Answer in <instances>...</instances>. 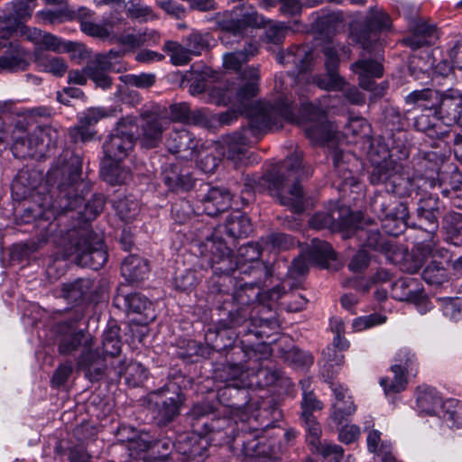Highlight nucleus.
Wrapping results in <instances>:
<instances>
[{
  "label": "nucleus",
  "instance_id": "1",
  "mask_svg": "<svg viewBox=\"0 0 462 462\" xmlns=\"http://www.w3.org/2000/svg\"><path fill=\"white\" fill-rule=\"evenodd\" d=\"M223 280L213 281L209 288L208 297L220 311L216 332L218 337L224 336L226 330L245 327L236 337L253 335L257 340L269 337V330L278 328L274 319H263L253 316V305L260 294V282L241 284L232 294L224 288Z\"/></svg>",
  "mask_w": 462,
  "mask_h": 462
},
{
  "label": "nucleus",
  "instance_id": "2",
  "mask_svg": "<svg viewBox=\"0 0 462 462\" xmlns=\"http://www.w3.org/2000/svg\"><path fill=\"white\" fill-rule=\"evenodd\" d=\"M402 166L393 159H384L377 163L370 175L372 184H386V193H378L371 200V210L383 222V227L392 236L402 232L408 215L407 208L398 201L390 192L397 197H410L415 191L420 181L403 174Z\"/></svg>",
  "mask_w": 462,
  "mask_h": 462
},
{
  "label": "nucleus",
  "instance_id": "3",
  "mask_svg": "<svg viewBox=\"0 0 462 462\" xmlns=\"http://www.w3.org/2000/svg\"><path fill=\"white\" fill-rule=\"evenodd\" d=\"M69 152L59 158L58 164L47 173V181L53 185L57 183L58 196L51 204V208L57 213L68 210H78L80 217L90 221L98 216L105 206V197L95 194L91 199L81 207L84 196L90 190V183L80 179L82 159L79 155Z\"/></svg>",
  "mask_w": 462,
  "mask_h": 462
},
{
  "label": "nucleus",
  "instance_id": "4",
  "mask_svg": "<svg viewBox=\"0 0 462 462\" xmlns=\"http://www.w3.org/2000/svg\"><path fill=\"white\" fill-rule=\"evenodd\" d=\"M310 172V169L302 166L301 152H296L284 161L272 164L261 177L245 176L241 199L246 204L253 193L268 191L278 199L281 205L288 207L294 213H301L304 210L302 187L296 182L285 190V182L291 179L298 181L304 176L308 177Z\"/></svg>",
  "mask_w": 462,
  "mask_h": 462
},
{
  "label": "nucleus",
  "instance_id": "5",
  "mask_svg": "<svg viewBox=\"0 0 462 462\" xmlns=\"http://www.w3.org/2000/svg\"><path fill=\"white\" fill-rule=\"evenodd\" d=\"M244 116L247 118L246 125L225 140L224 155L235 163L243 161L248 147L256 143L267 130L278 128L277 116L263 103L245 107Z\"/></svg>",
  "mask_w": 462,
  "mask_h": 462
},
{
  "label": "nucleus",
  "instance_id": "6",
  "mask_svg": "<svg viewBox=\"0 0 462 462\" xmlns=\"http://www.w3.org/2000/svg\"><path fill=\"white\" fill-rule=\"evenodd\" d=\"M274 115L277 116L278 125L281 119L297 123L303 129L307 138L313 143L322 144L333 138L336 131L332 123L328 120L326 112L312 103L301 101L300 115L293 113L291 102H279Z\"/></svg>",
  "mask_w": 462,
  "mask_h": 462
},
{
  "label": "nucleus",
  "instance_id": "7",
  "mask_svg": "<svg viewBox=\"0 0 462 462\" xmlns=\"http://www.w3.org/2000/svg\"><path fill=\"white\" fill-rule=\"evenodd\" d=\"M214 413L211 403L200 402L192 406L187 420L195 430L209 434V439L215 446L227 445L229 448H235L232 443L237 433V422L229 417H213L209 420L208 417Z\"/></svg>",
  "mask_w": 462,
  "mask_h": 462
},
{
  "label": "nucleus",
  "instance_id": "8",
  "mask_svg": "<svg viewBox=\"0 0 462 462\" xmlns=\"http://www.w3.org/2000/svg\"><path fill=\"white\" fill-rule=\"evenodd\" d=\"M64 252L67 256L75 255L77 264L93 270L100 269L108 257L102 238L88 230H69Z\"/></svg>",
  "mask_w": 462,
  "mask_h": 462
},
{
  "label": "nucleus",
  "instance_id": "9",
  "mask_svg": "<svg viewBox=\"0 0 462 462\" xmlns=\"http://www.w3.org/2000/svg\"><path fill=\"white\" fill-rule=\"evenodd\" d=\"M232 444V451L241 448L244 462H282L287 458V445L282 441L262 443L253 432L237 431Z\"/></svg>",
  "mask_w": 462,
  "mask_h": 462
},
{
  "label": "nucleus",
  "instance_id": "10",
  "mask_svg": "<svg viewBox=\"0 0 462 462\" xmlns=\"http://www.w3.org/2000/svg\"><path fill=\"white\" fill-rule=\"evenodd\" d=\"M391 26L392 20L388 14L382 10L371 9L362 26L352 32V41L360 44L365 51L378 56L383 45L380 33L390 30Z\"/></svg>",
  "mask_w": 462,
  "mask_h": 462
},
{
  "label": "nucleus",
  "instance_id": "11",
  "mask_svg": "<svg viewBox=\"0 0 462 462\" xmlns=\"http://www.w3.org/2000/svg\"><path fill=\"white\" fill-rule=\"evenodd\" d=\"M217 232L211 236L208 237L202 244L203 250L201 254L204 257L208 258V263L214 273L219 275V280L223 282L228 281L232 282L234 279H237L236 275V271L240 269L236 263H235L234 255L232 250L226 245V243L220 237L217 236Z\"/></svg>",
  "mask_w": 462,
  "mask_h": 462
},
{
  "label": "nucleus",
  "instance_id": "12",
  "mask_svg": "<svg viewBox=\"0 0 462 462\" xmlns=\"http://www.w3.org/2000/svg\"><path fill=\"white\" fill-rule=\"evenodd\" d=\"M85 316L82 307L73 311L70 319L60 322L57 326L58 332V352L62 356L72 355L78 351L80 346H84V350L92 347L93 340L89 333L83 329H78L76 324Z\"/></svg>",
  "mask_w": 462,
  "mask_h": 462
},
{
  "label": "nucleus",
  "instance_id": "13",
  "mask_svg": "<svg viewBox=\"0 0 462 462\" xmlns=\"http://www.w3.org/2000/svg\"><path fill=\"white\" fill-rule=\"evenodd\" d=\"M148 399L149 406L155 413L159 425L171 422L180 414L182 399L175 383L166 384L150 393Z\"/></svg>",
  "mask_w": 462,
  "mask_h": 462
},
{
  "label": "nucleus",
  "instance_id": "14",
  "mask_svg": "<svg viewBox=\"0 0 462 462\" xmlns=\"http://www.w3.org/2000/svg\"><path fill=\"white\" fill-rule=\"evenodd\" d=\"M240 78L246 82L241 86L235 93L234 96L231 94H224L223 98H227L228 102L234 105L243 106L242 113L244 114L245 107L258 104L259 102L245 105L246 102L250 101L253 97H256L259 91V81H260V71L258 67L247 66L240 73ZM288 103L289 99L287 97L280 96L274 102V104L262 102L263 104L269 106L272 112H275L276 106L279 102Z\"/></svg>",
  "mask_w": 462,
  "mask_h": 462
},
{
  "label": "nucleus",
  "instance_id": "15",
  "mask_svg": "<svg viewBox=\"0 0 462 462\" xmlns=\"http://www.w3.org/2000/svg\"><path fill=\"white\" fill-rule=\"evenodd\" d=\"M215 444L209 439V434L192 429L191 432L179 436L175 443V454L181 462L199 460L207 455L208 446Z\"/></svg>",
  "mask_w": 462,
  "mask_h": 462
},
{
  "label": "nucleus",
  "instance_id": "16",
  "mask_svg": "<svg viewBox=\"0 0 462 462\" xmlns=\"http://www.w3.org/2000/svg\"><path fill=\"white\" fill-rule=\"evenodd\" d=\"M382 59V48H380V55L378 56L362 49L359 59L350 66L351 70L358 76L360 88L373 92L376 90V88H374V79L383 77V68L380 62Z\"/></svg>",
  "mask_w": 462,
  "mask_h": 462
},
{
  "label": "nucleus",
  "instance_id": "17",
  "mask_svg": "<svg viewBox=\"0 0 462 462\" xmlns=\"http://www.w3.org/2000/svg\"><path fill=\"white\" fill-rule=\"evenodd\" d=\"M435 113L445 125L461 124L462 119V93L454 88L438 91V97L431 104Z\"/></svg>",
  "mask_w": 462,
  "mask_h": 462
},
{
  "label": "nucleus",
  "instance_id": "18",
  "mask_svg": "<svg viewBox=\"0 0 462 462\" xmlns=\"http://www.w3.org/2000/svg\"><path fill=\"white\" fill-rule=\"evenodd\" d=\"M222 30L234 36L240 35L248 27L265 26L264 18L250 7L238 5L218 22Z\"/></svg>",
  "mask_w": 462,
  "mask_h": 462
},
{
  "label": "nucleus",
  "instance_id": "19",
  "mask_svg": "<svg viewBox=\"0 0 462 462\" xmlns=\"http://www.w3.org/2000/svg\"><path fill=\"white\" fill-rule=\"evenodd\" d=\"M241 344L244 346L238 345L231 346L228 353L230 356V361L224 365V368L219 374V377L226 382L236 381L241 378L246 371L251 369L246 363L253 355H256L253 349L254 342L251 340H247L246 342L242 340Z\"/></svg>",
  "mask_w": 462,
  "mask_h": 462
},
{
  "label": "nucleus",
  "instance_id": "20",
  "mask_svg": "<svg viewBox=\"0 0 462 462\" xmlns=\"http://www.w3.org/2000/svg\"><path fill=\"white\" fill-rule=\"evenodd\" d=\"M310 226L317 230L327 228L332 232L352 229L353 214L347 208L317 212L310 219Z\"/></svg>",
  "mask_w": 462,
  "mask_h": 462
},
{
  "label": "nucleus",
  "instance_id": "21",
  "mask_svg": "<svg viewBox=\"0 0 462 462\" xmlns=\"http://www.w3.org/2000/svg\"><path fill=\"white\" fill-rule=\"evenodd\" d=\"M199 141L193 134L182 128L174 130L166 140L168 151L182 160H192L199 152Z\"/></svg>",
  "mask_w": 462,
  "mask_h": 462
},
{
  "label": "nucleus",
  "instance_id": "22",
  "mask_svg": "<svg viewBox=\"0 0 462 462\" xmlns=\"http://www.w3.org/2000/svg\"><path fill=\"white\" fill-rule=\"evenodd\" d=\"M135 138L133 133L114 130L103 143V152L106 158L120 162L126 158L133 150Z\"/></svg>",
  "mask_w": 462,
  "mask_h": 462
},
{
  "label": "nucleus",
  "instance_id": "23",
  "mask_svg": "<svg viewBox=\"0 0 462 462\" xmlns=\"http://www.w3.org/2000/svg\"><path fill=\"white\" fill-rule=\"evenodd\" d=\"M96 291L94 282L88 278H79L62 285L61 296L69 303L81 305L93 300Z\"/></svg>",
  "mask_w": 462,
  "mask_h": 462
},
{
  "label": "nucleus",
  "instance_id": "24",
  "mask_svg": "<svg viewBox=\"0 0 462 462\" xmlns=\"http://www.w3.org/2000/svg\"><path fill=\"white\" fill-rule=\"evenodd\" d=\"M233 197L234 192L226 188H210L200 199L202 210L206 215L214 217L230 208Z\"/></svg>",
  "mask_w": 462,
  "mask_h": 462
},
{
  "label": "nucleus",
  "instance_id": "25",
  "mask_svg": "<svg viewBox=\"0 0 462 462\" xmlns=\"http://www.w3.org/2000/svg\"><path fill=\"white\" fill-rule=\"evenodd\" d=\"M329 384L336 398L332 406L331 418L336 424L341 425L355 413L356 408L351 397L346 395V388L334 382H329Z\"/></svg>",
  "mask_w": 462,
  "mask_h": 462
},
{
  "label": "nucleus",
  "instance_id": "26",
  "mask_svg": "<svg viewBox=\"0 0 462 462\" xmlns=\"http://www.w3.org/2000/svg\"><path fill=\"white\" fill-rule=\"evenodd\" d=\"M115 71L111 68L104 57L95 55L93 59L88 60L85 66V72L88 74V79L93 81L97 88L102 89H108L113 85V79L110 73Z\"/></svg>",
  "mask_w": 462,
  "mask_h": 462
},
{
  "label": "nucleus",
  "instance_id": "27",
  "mask_svg": "<svg viewBox=\"0 0 462 462\" xmlns=\"http://www.w3.org/2000/svg\"><path fill=\"white\" fill-rule=\"evenodd\" d=\"M143 120L141 143L149 149L157 147L162 141V133L168 121L166 118L153 114L146 116Z\"/></svg>",
  "mask_w": 462,
  "mask_h": 462
},
{
  "label": "nucleus",
  "instance_id": "28",
  "mask_svg": "<svg viewBox=\"0 0 462 462\" xmlns=\"http://www.w3.org/2000/svg\"><path fill=\"white\" fill-rule=\"evenodd\" d=\"M392 297L400 301H410L415 304L425 302L423 290L412 278H401L392 284Z\"/></svg>",
  "mask_w": 462,
  "mask_h": 462
},
{
  "label": "nucleus",
  "instance_id": "29",
  "mask_svg": "<svg viewBox=\"0 0 462 462\" xmlns=\"http://www.w3.org/2000/svg\"><path fill=\"white\" fill-rule=\"evenodd\" d=\"M78 368L84 371L89 381H98L106 369L105 357L97 350H84L79 358Z\"/></svg>",
  "mask_w": 462,
  "mask_h": 462
},
{
  "label": "nucleus",
  "instance_id": "30",
  "mask_svg": "<svg viewBox=\"0 0 462 462\" xmlns=\"http://www.w3.org/2000/svg\"><path fill=\"white\" fill-rule=\"evenodd\" d=\"M164 184L174 192L188 191L194 186L195 179L187 169L178 165L166 166L162 172Z\"/></svg>",
  "mask_w": 462,
  "mask_h": 462
},
{
  "label": "nucleus",
  "instance_id": "31",
  "mask_svg": "<svg viewBox=\"0 0 462 462\" xmlns=\"http://www.w3.org/2000/svg\"><path fill=\"white\" fill-rule=\"evenodd\" d=\"M438 38L435 25L420 22L413 27L411 34L404 38L402 42L406 46L416 50L423 46L433 45Z\"/></svg>",
  "mask_w": 462,
  "mask_h": 462
},
{
  "label": "nucleus",
  "instance_id": "32",
  "mask_svg": "<svg viewBox=\"0 0 462 462\" xmlns=\"http://www.w3.org/2000/svg\"><path fill=\"white\" fill-rule=\"evenodd\" d=\"M252 231L251 222L247 216L241 211L231 213L226 219L225 225L219 226L217 231L219 234L225 233L234 241L247 236Z\"/></svg>",
  "mask_w": 462,
  "mask_h": 462
},
{
  "label": "nucleus",
  "instance_id": "33",
  "mask_svg": "<svg viewBox=\"0 0 462 462\" xmlns=\"http://www.w3.org/2000/svg\"><path fill=\"white\" fill-rule=\"evenodd\" d=\"M422 113L414 118V127L420 131L428 134L430 136H436L438 138L443 136V132L440 131L441 123L440 118L432 105L423 104Z\"/></svg>",
  "mask_w": 462,
  "mask_h": 462
},
{
  "label": "nucleus",
  "instance_id": "34",
  "mask_svg": "<svg viewBox=\"0 0 462 462\" xmlns=\"http://www.w3.org/2000/svg\"><path fill=\"white\" fill-rule=\"evenodd\" d=\"M258 47L256 43L246 41L242 50L226 52L223 55V66L226 70L238 72L242 71V67L249 59L257 53Z\"/></svg>",
  "mask_w": 462,
  "mask_h": 462
},
{
  "label": "nucleus",
  "instance_id": "35",
  "mask_svg": "<svg viewBox=\"0 0 462 462\" xmlns=\"http://www.w3.org/2000/svg\"><path fill=\"white\" fill-rule=\"evenodd\" d=\"M27 38L35 44L33 51H37L41 49L43 52L48 51L60 53L62 52L65 43V42H62L56 35L37 28L27 29Z\"/></svg>",
  "mask_w": 462,
  "mask_h": 462
},
{
  "label": "nucleus",
  "instance_id": "36",
  "mask_svg": "<svg viewBox=\"0 0 462 462\" xmlns=\"http://www.w3.org/2000/svg\"><path fill=\"white\" fill-rule=\"evenodd\" d=\"M33 58L41 71L50 73L54 77L61 78L68 71V63L61 57L49 55L39 49L37 51H33Z\"/></svg>",
  "mask_w": 462,
  "mask_h": 462
},
{
  "label": "nucleus",
  "instance_id": "37",
  "mask_svg": "<svg viewBox=\"0 0 462 462\" xmlns=\"http://www.w3.org/2000/svg\"><path fill=\"white\" fill-rule=\"evenodd\" d=\"M352 228H354L355 236L361 242L362 245L382 253L391 251L392 245L377 228L354 227V226Z\"/></svg>",
  "mask_w": 462,
  "mask_h": 462
},
{
  "label": "nucleus",
  "instance_id": "38",
  "mask_svg": "<svg viewBox=\"0 0 462 462\" xmlns=\"http://www.w3.org/2000/svg\"><path fill=\"white\" fill-rule=\"evenodd\" d=\"M417 215L420 221H426L430 226V229L426 231L427 238L416 243L417 250L420 252L421 255L427 256L432 254L436 245L434 237L435 231L439 227L438 217L439 213L417 211Z\"/></svg>",
  "mask_w": 462,
  "mask_h": 462
},
{
  "label": "nucleus",
  "instance_id": "39",
  "mask_svg": "<svg viewBox=\"0 0 462 462\" xmlns=\"http://www.w3.org/2000/svg\"><path fill=\"white\" fill-rule=\"evenodd\" d=\"M149 271L148 262L135 254L127 256L121 265V273L129 282L143 280Z\"/></svg>",
  "mask_w": 462,
  "mask_h": 462
},
{
  "label": "nucleus",
  "instance_id": "40",
  "mask_svg": "<svg viewBox=\"0 0 462 462\" xmlns=\"http://www.w3.org/2000/svg\"><path fill=\"white\" fill-rule=\"evenodd\" d=\"M27 67L23 50L17 43L10 42L7 51L0 56V72L25 70Z\"/></svg>",
  "mask_w": 462,
  "mask_h": 462
},
{
  "label": "nucleus",
  "instance_id": "41",
  "mask_svg": "<svg viewBox=\"0 0 462 462\" xmlns=\"http://www.w3.org/2000/svg\"><path fill=\"white\" fill-rule=\"evenodd\" d=\"M125 303L128 311L143 316L145 322L155 319L152 301L141 293H131L125 297Z\"/></svg>",
  "mask_w": 462,
  "mask_h": 462
},
{
  "label": "nucleus",
  "instance_id": "42",
  "mask_svg": "<svg viewBox=\"0 0 462 462\" xmlns=\"http://www.w3.org/2000/svg\"><path fill=\"white\" fill-rule=\"evenodd\" d=\"M331 156L335 171L337 175L342 178L341 185L343 187L355 186L356 184V180L353 176L352 171L346 166V164L349 163L352 155L340 149L335 148L331 152Z\"/></svg>",
  "mask_w": 462,
  "mask_h": 462
},
{
  "label": "nucleus",
  "instance_id": "43",
  "mask_svg": "<svg viewBox=\"0 0 462 462\" xmlns=\"http://www.w3.org/2000/svg\"><path fill=\"white\" fill-rule=\"evenodd\" d=\"M440 404L441 399L434 388L430 386L418 387L417 405L421 413L433 415Z\"/></svg>",
  "mask_w": 462,
  "mask_h": 462
},
{
  "label": "nucleus",
  "instance_id": "44",
  "mask_svg": "<svg viewBox=\"0 0 462 462\" xmlns=\"http://www.w3.org/2000/svg\"><path fill=\"white\" fill-rule=\"evenodd\" d=\"M305 253L312 263L320 265L321 267H326L328 260L335 259L331 245L328 242L317 238L311 240Z\"/></svg>",
  "mask_w": 462,
  "mask_h": 462
},
{
  "label": "nucleus",
  "instance_id": "45",
  "mask_svg": "<svg viewBox=\"0 0 462 462\" xmlns=\"http://www.w3.org/2000/svg\"><path fill=\"white\" fill-rule=\"evenodd\" d=\"M390 370L393 373V377H383L379 382L386 395L399 393L404 391L408 384V375L399 368V365H393Z\"/></svg>",
  "mask_w": 462,
  "mask_h": 462
},
{
  "label": "nucleus",
  "instance_id": "46",
  "mask_svg": "<svg viewBox=\"0 0 462 462\" xmlns=\"http://www.w3.org/2000/svg\"><path fill=\"white\" fill-rule=\"evenodd\" d=\"M240 261L244 262L242 265L235 260V263L237 264L240 269L236 271V275L239 277L241 273H247L251 272H256V268L254 266H245L246 263H254L257 261L262 254V248L258 243H248L242 245L238 250Z\"/></svg>",
  "mask_w": 462,
  "mask_h": 462
},
{
  "label": "nucleus",
  "instance_id": "47",
  "mask_svg": "<svg viewBox=\"0 0 462 462\" xmlns=\"http://www.w3.org/2000/svg\"><path fill=\"white\" fill-rule=\"evenodd\" d=\"M339 51L349 58L350 49L339 43H328L322 48L325 58V68L328 73L338 74L337 69L340 63Z\"/></svg>",
  "mask_w": 462,
  "mask_h": 462
},
{
  "label": "nucleus",
  "instance_id": "48",
  "mask_svg": "<svg viewBox=\"0 0 462 462\" xmlns=\"http://www.w3.org/2000/svg\"><path fill=\"white\" fill-rule=\"evenodd\" d=\"M344 363V356L334 347L328 346L323 351L321 359V374L327 379H332L337 368Z\"/></svg>",
  "mask_w": 462,
  "mask_h": 462
},
{
  "label": "nucleus",
  "instance_id": "49",
  "mask_svg": "<svg viewBox=\"0 0 462 462\" xmlns=\"http://www.w3.org/2000/svg\"><path fill=\"white\" fill-rule=\"evenodd\" d=\"M443 420L450 428H462V402L449 399L443 402Z\"/></svg>",
  "mask_w": 462,
  "mask_h": 462
},
{
  "label": "nucleus",
  "instance_id": "50",
  "mask_svg": "<svg viewBox=\"0 0 462 462\" xmlns=\"http://www.w3.org/2000/svg\"><path fill=\"white\" fill-rule=\"evenodd\" d=\"M114 208L117 216L125 222L133 221L140 211L138 201L130 197L118 199L114 202Z\"/></svg>",
  "mask_w": 462,
  "mask_h": 462
},
{
  "label": "nucleus",
  "instance_id": "51",
  "mask_svg": "<svg viewBox=\"0 0 462 462\" xmlns=\"http://www.w3.org/2000/svg\"><path fill=\"white\" fill-rule=\"evenodd\" d=\"M164 51L171 58L172 64L182 66L189 62L194 56L188 46H183L177 42L168 41L164 43Z\"/></svg>",
  "mask_w": 462,
  "mask_h": 462
},
{
  "label": "nucleus",
  "instance_id": "52",
  "mask_svg": "<svg viewBox=\"0 0 462 462\" xmlns=\"http://www.w3.org/2000/svg\"><path fill=\"white\" fill-rule=\"evenodd\" d=\"M125 14L128 18L145 23L155 17L152 9L140 0H130L125 4Z\"/></svg>",
  "mask_w": 462,
  "mask_h": 462
},
{
  "label": "nucleus",
  "instance_id": "53",
  "mask_svg": "<svg viewBox=\"0 0 462 462\" xmlns=\"http://www.w3.org/2000/svg\"><path fill=\"white\" fill-rule=\"evenodd\" d=\"M443 315L452 321L457 322L462 319V298L460 297H439Z\"/></svg>",
  "mask_w": 462,
  "mask_h": 462
},
{
  "label": "nucleus",
  "instance_id": "54",
  "mask_svg": "<svg viewBox=\"0 0 462 462\" xmlns=\"http://www.w3.org/2000/svg\"><path fill=\"white\" fill-rule=\"evenodd\" d=\"M278 353L284 362L296 367L308 366L313 363L312 356L298 347L292 346L288 349L279 347Z\"/></svg>",
  "mask_w": 462,
  "mask_h": 462
},
{
  "label": "nucleus",
  "instance_id": "55",
  "mask_svg": "<svg viewBox=\"0 0 462 462\" xmlns=\"http://www.w3.org/2000/svg\"><path fill=\"white\" fill-rule=\"evenodd\" d=\"M212 37L209 32L192 31L185 39V44L194 56H199L209 48Z\"/></svg>",
  "mask_w": 462,
  "mask_h": 462
},
{
  "label": "nucleus",
  "instance_id": "56",
  "mask_svg": "<svg viewBox=\"0 0 462 462\" xmlns=\"http://www.w3.org/2000/svg\"><path fill=\"white\" fill-rule=\"evenodd\" d=\"M120 328L116 326H110L103 334L102 347L103 352L111 356H116L121 352V339L119 337Z\"/></svg>",
  "mask_w": 462,
  "mask_h": 462
},
{
  "label": "nucleus",
  "instance_id": "57",
  "mask_svg": "<svg viewBox=\"0 0 462 462\" xmlns=\"http://www.w3.org/2000/svg\"><path fill=\"white\" fill-rule=\"evenodd\" d=\"M312 51L308 46H295V60L292 70L289 72L291 76L296 73L301 74L311 69Z\"/></svg>",
  "mask_w": 462,
  "mask_h": 462
},
{
  "label": "nucleus",
  "instance_id": "58",
  "mask_svg": "<svg viewBox=\"0 0 462 462\" xmlns=\"http://www.w3.org/2000/svg\"><path fill=\"white\" fill-rule=\"evenodd\" d=\"M393 365H399L405 374H414L418 371V359L411 349L402 348L398 351L394 357Z\"/></svg>",
  "mask_w": 462,
  "mask_h": 462
},
{
  "label": "nucleus",
  "instance_id": "59",
  "mask_svg": "<svg viewBox=\"0 0 462 462\" xmlns=\"http://www.w3.org/2000/svg\"><path fill=\"white\" fill-rule=\"evenodd\" d=\"M422 279L430 285L439 286L448 281V273L440 263L432 261L423 270Z\"/></svg>",
  "mask_w": 462,
  "mask_h": 462
},
{
  "label": "nucleus",
  "instance_id": "60",
  "mask_svg": "<svg viewBox=\"0 0 462 462\" xmlns=\"http://www.w3.org/2000/svg\"><path fill=\"white\" fill-rule=\"evenodd\" d=\"M171 215L172 219L178 224H186L189 222L195 215V210L186 199H180L171 205Z\"/></svg>",
  "mask_w": 462,
  "mask_h": 462
},
{
  "label": "nucleus",
  "instance_id": "61",
  "mask_svg": "<svg viewBox=\"0 0 462 462\" xmlns=\"http://www.w3.org/2000/svg\"><path fill=\"white\" fill-rule=\"evenodd\" d=\"M313 83L321 89L328 91L342 90L346 85L345 79L339 74L328 73L327 76L316 75Z\"/></svg>",
  "mask_w": 462,
  "mask_h": 462
},
{
  "label": "nucleus",
  "instance_id": "62",
  "mask_svg": "<svg viewBox=\"0 0 462 462\" xmlns=\"http://www.w3.org/2000/svg\"><path fill=\"white\" fill-rule=\"evenodd\" d=\"M35 6L36 0H14L12 3V12L9 14L17 18V23L21 24L31 18Z\"/></svg>",
  "mask_w": 462,
  "mask_h": 462
},
{
  "label": "nucleus",
  "instance_id": "63",
  "mask_svg": "<svg viewBox=\"0 0 462 462\" xmlns=\"http://www.w3.org/2000/svg\"><path fill=\"white\" fill-rule=\"evenodd\" d=\"M263 246L270 250H287L294 242L291 236L282 233H273L263 239Z\"/></svg>",
  "mask_w": 462,
  "mask_h": 462
},
{
  "label": "nucleus",
  "instance_id": "64",
  "mask_svg": "<svg viewBox=\"0 0 462 462\" xmlns=\"http://www.w3.org/2000/svg\"><path fill=\"white\" fill-rule=\"evenodd\" d=\"M62 52L69 53L70 60L78 64L90 57V51L86 45L78 42H65Z\"/></svg>",
  "mask_w": 462,
  "mask_h": 462
}]
</instances>
